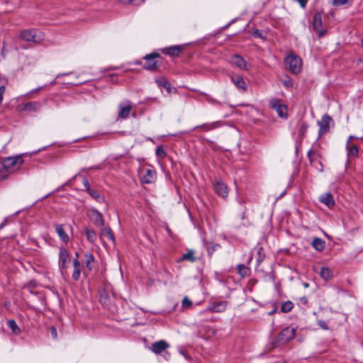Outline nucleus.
I'll use <instances>...</instances> for the list:
<instances>
[{"instance_id": "obj_1", "label": "nucleus", "mask_w": 363, "mask_h": 363, "mask_svg": "<svg viewBox=\"0 0 363 363\" xmlns=\"http://www.w3.org/2000/svg\"><path fill=\"white\" fill-rule=\"evenodd\" d=\"M284 64L291 73L297 74L301 70L302 60L298 55L291 53L285 57Z\"/></svg>"}, {"instance_id": "obj_2", "label": "nucleus", "mask_w": 363, "mask_h": 363, "mask_svg": "<svg viewBox=\"0 0 363 363\" xmlns=\"http://www.w3.org/2000/svg\"><path fill=\"white\" fill-rule=\"evenodd\" d=\"M23 154L7 157L3 160L2 163L10 174L21 168L23 163Z\"/></svg>"}, {"instance_id": "obj_3", "label": "nucleus", "mask_w": 363, "mask_h": 363, "mask_svg": "<svg viewBox=\"0 0 363 363\" xmlns=\"http://www.w3.org/2000/svg\"><path fill=\"white\" fill-rule=\"evenodd\" d=\"M140 182L143 184H152L157 179V173L152 167H142L139 170Z\"/></svg>"}, {"instance_id": "obj_4", "label": "nucleus", "mask_w": 363, "mask_h": 363, "mask_svg": "<svg viewBox=\"0 0 363 363\" xmlns=\"http://www.w3.org/2000/svg\"><path fill=\"white\" fill-rule=\"evenodd\" d=\"M269 106L275 110L280 118H286L288 116V107L279 99L273 98L269 100Z\"/></svg>"}, {"instance_id": "obj_5", "label": "nucleus", "mask_w": 363, "mask_h": 363, "mask_svg": "<svg viewBox=\"0 0 363 363\" xmlns=\"http://www.w3.org/2000/svg\"><path fill=\"white\" fill-rule=\"evenodd\" d=\"M294 328L286 327L283 329L277 335L275 343L277 345H284L292 340L296 335Z\"/></svg>"}, {"instance_id": "obj_6", "label": "nucleus", "mask_w": 363, "mask_h": 363, "mask_svg": "<svg viewBox=\"0 0 363 363\" xmlns=\"http://www.w3.org/2000/svg\"><path fill=\"white\" fill-rule=\"evenodd\" d=\"M37 32L35 29H26L21 32L20 37L26 42L38 43L42 38L38 35Z\"/></svg>"}, {"instance_id": "obj_7", "label": "nucleus", "mask_w": 363, "mask_h": 363, "mask_svg": "<svg viewBox=\"0 0 363 363\" xmlns=\"http://www.w3.org/2000/svg\"><path fill=\"white\" fill-rule=\"evenodd\" d=\"M88 217L94 222V223L100 227H104V220L103 218V215L101 212H99L96 208H91L87 213Z\"/></svg>"}, {"instance_id": "obj_8", "label": "nucleus", "mask_w": 363, "mask_h": 363, "mask_svg": "<svg viewBox=\"0 0 363 363\" xmlns=\"http://www.w3.org/2000/svg\"><path fill=\"white\" fill-rule=\"evenodd\" d=\"M228 302L225 301L213 302L205 310L200 312L204 313L206 312L221 313L225 311Z\"/></svg>"}, {"instance_id": "obj_9", "label": "nucleus", "mask_w": 363, "mask_h": 363, "mask_svg": "<svg viewBox=\"0 0 363 363\" xmlns=\"http://www.w3.org/2000/svg\"><path fill=\"white\" fill-rule=\"evenodd\" d=\"M322 15L320 13H315L313 19V30L318 33L319 38H322L326 33V30L322 28Z\"/></svg>"}, {"instance_id": "obj_10", "label": "nucleus", "mask_w": 363, "mask_h": 363, "mask_svg": "<svg viewBox=\"0 0 363 363\" xmlns=\"http://www.w3.org/2000/svg\"><path fill=\"white\" fill-rule=\"evenodd\" d=\"M160 55L157 53H150L145 55L143 59L145 60V63L143 65L144 69L147 70H152L157 67L156 58L160 57Z\"/></svg>"}, {"instance_id": "obj_11", "label": "nucleus", "mask_w": 363, "mask_h": 363, "mask_svg": "<svg viewBox=\"0 0 363 363\" xmlns=\"http://www.w3.org/2000/svg\"><path fill=\"white\" fill-rule=\"evenodd\" d=\"M132 110L130 101H124L118 106V118L126 119L128 118L130 113Z\"/></svg>"}, {"instance_id": "obj_12", "label": "nucleus", "mask_w": 363, "mask_h": 363, "mask_svg": "<svg viewBox=\"0 0 363 363\" xmlns=\"http://www.w3.org/2000/svg\"><path fill=\"white\" fill-rule=\"evenodd\" d=\"M70 262V255L65 248H60L59 252V267L61 269H66Z\"/></svg>"}, {"instance_id": "obj_13", "label": "nucleus", "mask_w": 363, "mask_h": 363, "mask_svg": "<svg viewBox=\"0 0 363 363\" xmlns=\"http://www.w3.org/2000/svg\"><path fill=\"white\" fill-rule=\"evenodd\" d=\"M215 192L222 198H227L228 196V188L220 179L216 180L213 184Z\"/></svg>"}, {"instance_id": "obj_14", "label": "nucleus", "mask_w": 363, "mask_h": 363, "mask_svg": "<svg viewBox=\"0 0 363 363\" xmlns=\"http://www.w3.org/2000/svg\"><path fill=\"white\" fill-rule=\"evenodd\" d=\"M169 345L165 340H160L152 344L150 350L156 354H160L166 350Z\"/></svg>"}, {"instance_id": "obj_15", "label": "nucleus", "mask_w": 363, "mask_h": 363, "mask_svg": "<svg viewBox=\"0 0 363 363\" xmlns=\"http://www.w3.org/2000/svg\"><path fill=\"white\" fill-rule=\"evenodd\" d=\"M230 80L233 84L241 91H247V84L243 77L240 74L230 76Z\"/></svg>"}, {"instance_id": "obj_16", "label": "nucleus", "mask_w": 363, "mask_h": 363, "mask_svg": "<svg viewBox=\"0 0 363 363\" xmlns=\"http://www.w3.org/2000/svg\"><path fill=\"white\" fill-rule=\"evenodd\" d=\"M230 62L240 69L247 70V63L240 55H233L231 57Z\"/></svg>"}, {"instance_id": "obj_17", "label": "nucleus", "mask_w": 363, "mask_h": 363, "mask_svg": "<svg viewBox=\"0 0 363 363\" xmlns=\"http://www.w3.org/2000/svg\"><path fill=\"white\" fill-rule=\"evenodd\" d=\"M222 124H223L222 122L220 121H214L212 123H203V124L195 126L193 128V130H196V129L200 128V129H202L203 131L207 132V131H210V130L216 129L218 128H220L222 125Z\"/></svg>"}, {"instance_id": "obj_18", "label": "nucleus", "mask_w": 363, "mask_h": 363, "mask_svg": "<svg viewBox=\"0 0 363 363\" xmlns=\"http://www.w3.org/2000/svg\"><path fill=\"white\" fill-rule=\"evenodd\" d=\"M55 228L60 240L64 243L67 244L69 241V235L65 232L63 225L55 224Z\"/></svg>"}, {"instance_id": "obj_19", "label": "nucleus", "mask_w": 363, "mask_h": 363, "mask_svg": "<svg viewBox=\"0 0 363 363\" xmlns=\"http://www.w3.org/2000/svg\"><path fill=\"white\" fill-rule=\"evenodd\" d=\"M319 201L324 203L329 208H333L335 204V200L330 193H325L320 196Z\"/></svg>"}, {"instance_id": "obj_20", "label": "nucleus", "mask_w": 363, "mask_h": 363, "mask_svg": "<svg viewBox=\"0 0 363 363\" xmlns=\"http://www.w3.org/2000/svg\"><path fill=\"white\" fill-rule=\"evenodd\" d=\"M41 108V104L38 101H31L26 103L22 108L25 111L37 112Z\"/></svg>"}, {"instance_id": "obj_21", "label": "nucleus", "mask_w": 363, "mask_h": 363, "mask_svg": "<svg viewBox=\"0 0 363 363\" xmlns=\"http://www.w3.org/2000/svg\"><path fill=\"white\" fill-rule=\"evenodd\" d=\"M155 82L158 87L164 88L167 93L170 94L172 91V86L170 82L164 77H160L155 79Z\"/></svg>"}, {"instance_id": "obj_22", "label": "nucleus", "mask_w": 363, "mask_h": 363, "mask_svg": "<svg viewBox=\"0 0 363 363\" xmlns=\"http://www.w3.org/2000/svg\"><path fill=\"white\" fill-rule=\"evenodd\" d=\"M182 51L179 45H174L165 48L162 50L163 53L169 56H177Z\"/></svg>"}, {"instance_id": "obj_23", "label": "nucleus", "mask_w": 363, "mask_h": 363, "mask_svg": "<svg viewBox=\"0 0 363 363\" xmlns=\"http://www.w3.org/2000/svg\"><path fill=\"white\" fill-rule=\"evenodd\" d=\"M237 269L238 274L240 276L241 278H245L250 275V268L244 264H238L237 265Z\"/></svg>"}, {"instance_id": "obj_24", "label": "nucleus", "mask_w": 363, "mask_h": 363, "mask_svg": "<svg viewBox=\"0 0 363 363\" xmlns=\"http://www.w3.org/2000/svg\"><path fill=\"white\" fill-rule=\"evenodd\" d=\"M73 273L72 275V279L74 281L79 280L81 274V269H80V262L78 260V259H74L73 260Z\"/></svg>"}, {"instance_id": "obj_25", "label": "nucleus", "mask_w": 363, "mask_h": 363, "mask_svg": "<svg viewBox=\"0 0 363 363\" xmlns=\"http://www.w3.org/2000/svg\"><path fill=\"white\" fill-rule=\"evenodd\" d=\"M332 118L327 114L322 117L321 121L318 122L320 131H326L329 128V123Z\"/></svg>"}, {"instance_id": "obj_26", "label": "nucleus", "mask_w": 363, "mask_h": 363, "mask_svg": "<svg viewBox=\"0 0 363 363\" xmlns=\"http://www.w3.org/2000/svg\"><path fill=\"white\" fill-rule=\"evenodd\" d=\"M325 244V241L320 238H315L311 242L313 247L318 252L323 250Z\"/></svg>"}, {"instance_id": "obj_27", "label": "nucleus", "mask_w": 363, "mask_h": 363, "mask_svg": "<svg viewBox=\"0 0 363 363\" xmlns=\"http://www.w3.org/2000/svg\"><path fill=\"white\" fill-rule=\"evenodd\" d=\"M320 276L325 281H328L333 277V272L329 267H323L321 268Z\"/></svg>"}, {"instance_id": "obj_28", "label": "nucleus", "mask_w": 363, "mask_h": 363, "mask_svg": "<svg viewBox=\"0 0 363 363\" xmlns=\"http://www.w3.org/2000/svg\"><path fill=\"white\" fill-rule=\"evenodd\" d=\"M88 194L90 196L99 203H103L105 201L104 196H102L97 190L91 189Z\"/></svg>"}, {"instance_id": "obj_29", "label": "nucleus", "mask_w": 363, "mask_h": 363, "mask_svg": "<svg viewBox=\"0 0 363 363\" xmlns=\"http://www.w3.org/2000/svg\"><path fill=\"white\" fill-rule=\"evenodd\" d=\"M84 233L87 240L91 243H94L96 240V234L95 231L92 229L85 228Z\"/></svg>"}, {"instance_id": "obj_30", "label": "nucleus", "mask_w": 363, "mask_h": 363, "mask_svg": "<svg viewBox=\"0 0 363 363\" xmlns=\"http://www.w3.org/2000/svg\"><path fill=\"white\" fill-rule=\"evenodd\" d=\"M196 258L194 257V251L192 250H189L186 253L182 255L180 258L181 261L187 260L191 262H195Z\"/></svg>"}, {"instance_id": "obj_31", "label": "nucleus", "mask_w": 363, "mask_h": 363, "mask_svg": "<svg viewBox=\"0 0 363 363\" xmlns=\"http://www.w3.org/2000/svg\"><path fill=\"white\" fill-rule=\"evenodd\" d=\"M7 325L14 335H17L20 334L21 330L14 320H9L7 323Z\"/></svg>"}, {"instance_id": "obj_32", "label": "nucleus", "mask_w": 363, "mask_h": 363, "mask_svg": "<svg viewBox=\"0 0 363 363\" xmlns=\"http://www.w3.org/2000/svg\"><path fill=\"white\" fill-rule=\"evenodd\" d=\"M353 138L352 135H350L349 138V140L347 142V154L351 156H357L358 154V148L357 146L354 145L351 147H349V142L350 140Z\"/></svg>"}, {"instance_id": "obj_33", "label": "nucleus", "mask_w": 363, "mask_h": 363, "mask_svg": "<svg viewBox=\"0 0 363 363\" xmlns=\"http://www.w3.org/2000/svg\"><path fill=\"white\" fill-rule=\"evenodd\" d=\"M86 267L91 270L92 269L91 264L94 262V257L91 253L87 252L84 255Z\"/></svg>"}, {"instance_id": "obj_34", "label": "nucleus", "mask_w": 363, "mask_h": 363, "mask_svg": "<svg viewBox=\"0 0 363 363\" xmlns=\"http://www.w3.org/2000/svg\"><path fill=\"white\" fill-rule=\"evenodd\" d=\"M257 262L258 264H259L264 259L265 257V255H264V249L263 247L258 245L257 246Z\"/></svg>"}, {"instance_id": "obj_35", "label": "nucleus", "mask_w": 363, "mask_h": 363, "mask_svg": "<svg viewBox=\"0 0 363 363\" xmlns=\"http://www.w3.org/2000/svg\"><path fill=\"white\" fill-rule=\"evenodd\" d=\"M118 1L123 4L140 6L144 4L145 0H118Z\"/></svg>"}, {"instance_id": "obj_36", "label": "nucleus", "mask_w": 363, "mask_h": 363, "mask_svg": "<svg viewBox=\"0 0 363 363\" xmlns=\"http://www.w3.org/2000/svg\"><path fill=\"white\" fill-rule=\"evenodd\" d=\"M294 304L291 301H287L282 303L281 306V311L284 313L289 312L292 310Z\"/></svg>"}, {"instance_id": "obj_37", "label": "nucleus", "mask_w": 363, "mask_h": 363, "mask_svg": "<svg viewBox=\"0 0 363 363\" xmlns=\"http://www.w3.org/2000/svg\"><path fill=\"white\" fill-rule=\"evenodd\" d=\"M101 234L102 235L107 237L110 240L113 242L115 240L113 233H112V230L110 228H104L101 230Z\"/></svg>"}, {"instance_id": "obj_38", "label": "nucleus", "mask_w": 363, "mask_h": 363, "mask_svg": "<svg viewBox=\"0 0 363 363\" xmlns=\"http://www.w3.org/2000/svg\"><path fill=\"white\" fill-rule=\"evenodd\" d=\"M202 95L205 96V100L210 104L212 105H220V102L216 99L213 98L211 96L206 93H201Z\"/></svg>"}, {"instance_id": "obj_39", "label": "nucleus", "mask_w": 363, "mask_h": 363, "mask_svg": "<svg viewBox=\"0 0 363 363\" xmlns=\"http://www.w3.org/2000/svg\"><path fill=\"white\" fill-rule=\"evenodd\" d=\"M10 173L9 172V170L6 169L4 164L2 162L0 163V180H3L6 179Z\"/></svg>"}, {"instance_id": "obj_40", "label": "nucleus", "mask_w": 363, "mask_h": 363, "mask_svg": "<svg viewBox=\"0 0 363 363\" xmlns=\"http://www.w3.org/2000/svg\"><path fill=\"white\" fill-rule=\"evenodd\" d=\"M281 84L286 89L292 88L294 86L293 81L287 75L284 79H281Z\"/></svg>"}, {"instance_id": "obj_41", "label": "nucleus", "mask_w": 363, "mask_h": 363, "mask_svg": "<svg viewBox=\"0 0 363 363\" xmlns=\"http://www.w3.org/2000/svg\"><path fill=\"white\" fill-rule=\"evenodd\" d=\"M155 154L160 159H164L167 156V153L162 145L156 147Z\"/></svg>"}, {"instance_id": "obj_42", "label": "nucleus", "mask_w": 363, "mask_h": 363, "mask_svg": "<svg viewBox=\"0 0 363 363\" xmlns=\"http://www.w3.org/2000/svg\"><path fill=\"white\" fill-rule=\"evenodd\" d=\"M182 304L184 308H189L192 305V301L189 298L185 296L182 299Z\"/></svg>"}, {"instance_id": "obj_43", "label": "nucleus", "mask_w": 363, "mask_h": 363, "mask_svg": "<svg viewBox=\"0 0 363 363\" xmlns=\"http://www.w3.org/2000/svg\"><path fill=\"white\" fill-rule=\"evenodd\" d=\"M348 2V0H333L332 4L335 6H340L346 4Z\"/></svg>"}, {"instance_id": "obj_44", "label": "nucleus", "mask_w": 363, "mask_h": 363, "mask_svg": "<svg viewBox=\"0 0 363 363\" xmlns=\"http://www.w3.org/2000/svg\"><path fill=\"white\" fill-rule=\"evenodd\" d=\"M318 325L319 327H320L322 329L327 330L329 329L328 323L323 320H319L318 321Z\"/></svg>"}, {"instance_id": "obj_45", "label": "nucleus", "mask_w": 363, "mask_h": 363, "mask_svg": "<svg viewBox=\"0 0 363 363\" xmlns=\"http://www.w3.org/2000/svg\"><path fill=\"white\" fill-rule=\"evenodd\" d=\"M83 184H84V186L85 188V190L86 191V192L88 193L90 190H91L92 189L90 187V185H89V181L86 179V178H84L83 179Z\"/></svg>"}, {"instance_id": "obj_46", "label": "nucleus", "mask_w": 363, "mask_h": 363, "mask_svg": "<svg viewBox=\"0 0 363 363\" xmlns=\"http://www.w3.org/2000/svg\"><path fill=\"white\" fill-rule=\"evenodd\" d=\"M5 91L6 87L4 85L0 86V105L2 104L3 96Z\"/></svg>"}, {"instance_id": "obj_47", "label": "nucleus", "mask_w": 363, "mask_h": 363, "mask_svg": "<svg viewBox=\"0 0 363 363\" xmlns=\"http://www.w3.org/2000/svg\"><path fill=\"white\" fill-rule=\"evenodd\" d=\"M308 126L305 123H302L300 125L299 128V133L300 134H304V133L306 131Z\"/></svg>"}, {"instance_id": "obj_48", "label": "nucleus", "mask_w": 363, "mask_h": 363, "mask_svg": "<svg viewBox=\"0 0 363 363\" xmlns=\"http://www.w3.org/2000/svg\"><path fill=\"white\" fill-rule=\"evenodd\" d=\"M50 333H51V335L53 338H57V330L55 328V327L54 326H52L50 328Z\"/></svg>"}, {"instance_id": "obj_49", "label": "nucleus", "mask_w": 363, "mask_h": 363, "mask_svg": "<svg viewBox=\"0 0 363 363\" xmlns=\"http://www.w3.org/2000/svg\"><path fill=\"white\" fill-rule=\"evenodd\" d=\"M302 9H305L308 0H296Z\"/></svg>"}, {"instance_id": "obj_50", "label": "nucleus", "mask_w": 363, "mask_h": 363, "mask_svg": "<svg viewBox=\"0 0 363 363\" xmlns=\"http://www.w3.org/2000/svg\"><path fill=\"white\" fill-rule=\"evenodd\" d=\"M313 150H310L308 152V153H307L308 158V160H309V161H310L311 162H313Z\"/></svg>"}, {"instance_id": "obj_51", "label": "nucleus", "mask_w": 363, "mask_h": 363, "mask_svg": "<svg viewBox=\"0 0 363 363\" xmlns=\"http://www.w3.org/2000/svg\"><path fill=\"white\" fill-rule=\"evenodd\" d=\"M43 87V86H39V87H38L36 89H34L31 90L30 91H29L28 93L26 94V96H29L30 94H32V93H34L35 91H38L40 90Z\"/></svg>"}, {"instance_id": "obj_52", "label": "nucleus", "mask_w": 363, "mask_h": 363, "mask_svg": "<svg viewBox=\"0 0 363 363\" xmlns=\"http://www.w3.org/2000/svg\"><path fill=\"white\" fill-rule=\"evenodd\" d=\"M107 298H108L107 294L101 295V301L103 302L104 303H106V300Z\"/></svg>"}, {"instance_id": "obj_53", "label": "nucleus", "mask_w": 363, "mask_h": 363, "mask_svg": "<svg viewBox=\"0 0 363 363\" xmlns=\"http://www.w3.org/2000/svg\"><path fill=\"white\" fill-rule=\"evenodd\" d=\"M254 35L259 38H262V33L259 30H256L254 33Z\"/></svg>"}, {"instance_id": "obj_54", "label": "nucleus", "mask_w": 363, "mask_h": 363, "mask_svg": "<svg viewBox=\"0 0 363 363\" xmlns=\"http://www.w3.org/2000/svg\"><path fill=\"white\" fill-rule=\"evenodd\" d=\"M7 223V218H5L4 220L0 224V230L4 228V227Z\"/></svg>"}, {"instance_id": "obj_55", "label": "nucleus", "mask_w": 363, "mask_h": 363, "mask_svg": "<svg viewBox=\"0 0 363 363\" xmlns=\"http://www.w3.org/2000/svg\"><path fill=\"white\" fill-rule=\"evenodd\" d=\"M29 286H30L31 287H35V281H30Z\"/></svg>"}, {"instance_id": "obj_56", "label": "nucleus", "mask_w": 363, "mask_h": 363, "mask_svg": "<svg viewBox=\"0 0 363 363\" xmlns=\"http://www.w3.org/2000/svg\"><path fill=\"white\" fill-rule=\"evenodd\" d=\"M166 230H167V233H168V235H172V231H171V230L169 229V227H167V228H166Z\"/></svg>"}, {"instance_id": "obj_57", "label": "nucleus", "mask_w": 363, "mask_h": 363, "mask_svg": "<svg viewBox=\"0 0 363 363\" xmlns=\"http://www.w3.org/2000/svg\"><path fill=\"white\" fill-rule=\"evenodd\" d=\"M99 169V167H98V166H94V167H89V169Z\"/></svg>"}, {"instance_id": "obj_58", "label": "nucleus", "mask_w": 363, "mask_h": 363, "mask_svg": "<svg viewBox=\"0 0 363 363\" xmlns=\"http://www.w3.org/2000/svg\"><path fill=\"white\" fill-rule=\"evenodd\" d=\"M117 69H118V67H112L108 68L109 70H115Z\"/></svg>"}, {"instance_id": "obj_59", "label": "nucleus", "mask_w": 363, "mask_h": 363, "mask_svg": "<svg viewBox=\"0 0 363 363\" xmlns=\"http://www.w3.org/2000/svg\"><path fill=\"white\" fill-rule=\"evenodd\" d=\"M301 300L303 301V303L307 302V299L305 297L302 298Z\"/></svg>"}, {"instance_id": "obj_60", "label": "nucleus", "mask_w": 363, "mask_h": 363, "mask_svg": "<svg viewBox=\"0 0 363 363\" xmlns=\"http://www.w3.org/2000/svg\"><path fill=\"white\" fill-rule=\"evenodd\" d=\"M275 312V310H272V311L269 312V315H272Z\"/></svg>"}, {"instance_id": "obj_61", "label": "nucleus", "mask_w": 363, "mask_h": 363, "mask_svg": "<svg viewBox=\"0 0 363 363\" xmlns=\"http://www.w3.org/2000/svg\"><path fill=\"white\" fill-rule=\"evenodd\" d=\"M116 77V75L115 74H111V79L113 81V79Z\"/></svg>"}, {"instance_id": "obj_62", "label": "nucleus", "mask_w": 363, "mask_h": 363, "mask_svg": "<svg viewBox=\"0 0 363 363\" xmlns=\"http://www.w3.org/2000/svg\"><path fill=\"white\" fill-rule=\"evenodd\" d=\"M245 218V213H243L242 214V219H244Z\"/></svg>"}, {"instance_id": "obj_63", "label": "nucleus", "mask_w": 363, "mask_h": 363, "mask_svg": "<svg viewBox=\"0 0 363 363\" xmlns=\"http://www.w3.org/2000/svg\"><path fill=\"white\" fill-rule=\"evenodd\" d=\"M252 259V257L251 256V257L248 259V263H250V262H251Z\"/></svg>"}, {"instance_id": "obj_64", "label": "nucleus", "mask_w": 363, "mask_h": 363, "mask_svg": "<svg viewBox=\"0 0 363 363\" xmlns=\"http://www.w3.org/2000/svg\"><path fill=\"white\" fill-rule=\"evenodd\" d=\"M75 257H76V258H75V259H77V258H78V257H79V253H78V252H77V253H76Z\"/></svg>"}]
</instances>
